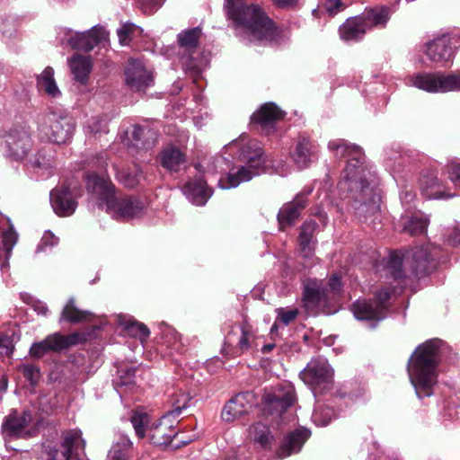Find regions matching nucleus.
I'll use <instances>...</instances> for the list:
<instances>
[{
	"label": "nucleus",
	"instance_id": "obj_1",
	"mask_svg": "<svg viewBox=\"0 0 460 460\" xmlns=\"http://www.w3.org/2000/svg\"><path fill=\"white\" fill-rule=\"evenodd\" d=\"M328 148L336 158L347 159L338 183L339 191L346 192L343 199L352 200L351 206L360 220L374 223L380 214V190L376 174L367 165L363 149L341 138L331 140Z\"/></svg>",
	"mask_w": 460,
	"mask_h": 460
},
{
	"label": "nucleus",
	"instance_id": "obj_2",
	"mask_svg": "<svg viewBox=\"0 0 460 460\" xmlns=\"http://www.w3.org/2000/svg\"><path fill=\"white\" fill-rule=\"evenodd\" d=\"M447 359H452L451 348L440 339L428 340L415 349L408 362V373L419 399L433 394L438 366Z\"/></svg>",
	"mask_w": 460,
	"mask_h": 460
},
{
	"label": "nucleus",
	"instance_id": "obj_3",
	"mask_svg": "<svg viewBox=\"0 0 460 460\" xmlns=\"http://www.w3.org/2000/svg\"><path fill=\"white\" fill-rule=\"evenodd\" d=\"M132 445L127 435L119 433L108 453V460H128ZM44 448L46 460H83L85 441L80 429H69L62 432L60 443L44 446Z\"/></svg>",
	"mask_w": 460,
	"mask_h": 460
},
{
	"label": "nucleus",
	"instance_id": "obj_4",
	"mask_svg": "<svg viewBox=\"0 0 460 460\" xmlns=\"http://www.w3.org/2000/svg\"><path fill=\"white\" fill-rule=\"evenodd\" d=\"M228 17L235 27L241 28L258 40H272L276 34L273 22L257 4L242 0H225Z\"/></svg>",
	"mask_w": 460,
	"mask_h": 460
},
{
	"label": "nucleus",
	"instance_id": "obj_5",
	"mask_svg": "<svg viewBox=\"0 0 460 460\" xmlns=\"http://www.w3.org/2000/svg\"><path fill=\"white\" fill-rule=\"evenodd\" d=\"M238 160L244 163L236 173H228L226 184H222L219 181L218 185L222 189L237 187L242 181H248L254 176L265 172V155L261 144L257 140H249L240 148Z\"/></svg>",
	"mask_w": 460,
	"mask_h": 460
},
{
	"label": "nucleus",
	"instance_id": "obj_6",
	"mask_svg": "<svg viewBox=\"0 0 460 460\" xmlns=\"http://www.w3.org/2000/svg\"><path fill=\"white\" fill-rule=\"evenodd\" d=\"M389 16L390 9L385 5L366 8L362 13L348 18L340 26V36L345 41H359L374 27H385Z\"/></svg>",
	"mask_w": 460,
	"mask_h": 460
},
{
	"label": "nucleus",
	"instance_id": "obj_7",
	"mask_svg": "<svg viewBox=\"0 0 460 460\" xmlns=\"http://www.w3.org/2000/svg\"><path fill=\"white\" fill-rule=\"evenodd\" d=\"M295 399V389L290 384L280 385L266 392L261 401L263 418L272 426L280 427L287 420L283 414L293 405Z\"/></svg>",
	"mask_w": 460,
	"mask_h": 460
},
{
	"label": "nucleus",
	"instance_id": "obj_8",
	"mask_svg": "<svg viewBox=\"0 0 460 460\" xmlns=\"http://www.w3.org/2000/svg\"><path fill=\"white\" fill-rule=\"evenodd\" d=\"M75 128L74 119L63 112L49 111L39 116V134L44 141L65 144L72 137Z\"/></svg>",
	"mask_w": 460,
	"mask_h": 460
},
{
	"label": "nucleus",
	"instance_id": "obj_9",
	"mask_svg": "<svg viewBox=\"0 0 460 460\" xmlns=\"http://www.w3.org/2000/svg\"><path fill=\"white\" fill-rule=\"evenodd\" d=\"M391 293L386 288L377 290L371 299H358L351 305L355 318L374 329L388 315Z\"/></svg>",
	"mask_w": 460,
	"mask_h": 460
},
{
	"label": "nucleus",
	"instance_id": "obj_10",
	"mask_svg": "<svg viewBox=\"0 0 460 460\" xmlns=\"http://www.w3.org/2000/svg\"><path fill=\"white\" fill-rule=\"evenodd\" d=\"M299 376L314 396L327 393L333 385V369L325 358L312 359Z\"/></svg>",
	"mask_w": 460,
	"mask_h": 460
},
{
	"label": "nucleus",
	"instance_id": "obj_11",
	"mask_svg": "<svg viewBox=\"0 0 460 460\" xmlns=\"http://www.w3.org/2000/svg\"><path fill=\"white\" fill-rule=\"evenodd\" d=\"M187 402L188 399L184 397L182 404H180L179 401L173 403L172 410L148 427L147 436L151 444L155 447H166L171 444L178 434L172 418L178 417L182 410L187 408Z\"/></svg>",
	"mask_w": 460,
	"mask_h": 460
},
{
	"label": "nucleus",
	"instance_id": "obj_12",
	"mask_svg": "<svg viewBox=\"0 0 460 460\" xmlns=\"http://www.w3.org/2000/svg\"><path fill=\"white\" fill-rule=\"evenodd\" d=\"M413 85L429 93L460 91V72L447 75L442 73L419 74L412 79Z\"/></svg>",
	"mask_w": 460,
	"mask_h": 460
},
{
	"label": "nucleus",
	"instance_id": "obj_13",
	"mask_svg": "<svg viewBox=\"0 0 460 460\" xmlns=\"http://www.w3.org/2000/svg\"><path fill=\"white\" fill-rule=\"evenodd\" d=\"M65 35L67 37V43L73 49L90 52L95 46L104 42L108 39L109 33L102 25H94L84 32H73L72 30H66Z\"/></svg>",
	"mask_w": 460,
	"mask_h": 460
},
{
	"label": "nucleus",
	"instance_id": "obj_14",
	"mask_svg": "<svg viewBox=\"0 0 460 460\" xmlns=\"http://www.w3.org/2000/svg\"><path fill=\"white\" fill-rule=\"evenodd\" d=\"M258 403L252 391L236 394L224 406L221 418L225 422H233L248 415Z\"/></svg>",
	"mask_w": 460,
	"mask_h": 460
},
{
	"label": "nucleus",
	"instance_id": "obj_15",
	"mask_svg": "<svg viewBox=\"0 0 460 460\" xmlns=\"http://www.w3.org/2000/svg\"><path fill=\"white\" fill-rule=\"evenodd\" d=\"M107 211L117 219L128 221L140 217L144 212L143 201L136 196L117 197L116 194L107 203Z\"/></svg>",
	"mask_w": 460,
	"mask_h": 460
},
{
	"label": "nucleus",
	"instance_id": "obj_16",
	"mask_svg": "<svg viewBox=\"0 0 460 460\" xmlns=\"http://www.w3.org/2000/svg\"><path fill=\"white\" fill-rule=\"evenodd\" d=\"M285 115L275 103L268 102L251 116L250 126L252 130H256L264 135H270L276 130V125Z\"/></svg>",
	"mask_w": 460,
	"mask_h": 460
},
{
	"label": "nucleus",
	"instance_id": "obj_17",
	"mask_svg": "<svg viewBox=\"0 0 460 460\" xmlns=\"http://www.w3.org/2000/svg\"><path fill=\"white\" fill-rule=\"evenodd\" d=\"M459 47L460 39L457 34L446 33L427 43L426 54L433 62L448 61Z\"/></svg>",
	"mask_w": 460,
	"mask_h": 460
},
{
	"label": "nucleus",
	"instance_id": "obj_18",
	"mask_svg": "<svg viewBox=\"0 0 460 460\" xmlns=\"http://www.w3.org/2000/svg\"><path fill=\"white\" fill-rule=\"evenodd\" d=\"M32 421V414L30 411L19 412L16 409H12L2 422L1 431L5 441L26 438L29 433L25 430L26 427Z\"/></svg>",
	"mask_w": 460,
	"mask_h": 460
},
{
	"label": "nucleus",
	"instance_id": "obj_19",
	"mask_svg": "<svg viewBox=\"0 0 460 460\" xmlns=\"http://www.w3.org/2000/svg\"><path fill=\"white\" fill-rule=\"evenodd\" d=\"M4 137L5 155L13 160H22L31 146V135L24 127L12 128Z\"/></svg>",
	"mask_w": 460,
	"mask_h": 460
},
{
	"label": "nucleus",
	"instance_id": "obj_20",
	"mask_svg": "<svg viewBox=\"0 0 460 460\" xmlns=\"http://www.w3.org/2000/svg\"><path fill=\"white\" fill-rule=\"evenodd\" d=\"M126 83L136 92H145L153 84V76L141 60L130 58L125 68Z\"/></svg>",
	"mask_w": 460,
	"mask_h": 460
},
{
	"label": "nucleus",
	"instance_id": "obj_21",
	"mask_svg": "<svg viewBox=\"0 0 460 460\" xmlns=\"http://www.w3.org/2000/svg\"><path fill=\"white\" fill-rule=\"evenodd\" d=\"M50 204L54 212L59 217H68L75 213L77 208L70 186L66 182L50 191Z\"/></svg>",
	"mask_w": 460,
	"mask_h": 460
},
{
	"label": "nucleus",
	"instance_id": "obj_22",
	"mask_svg": "<svg viewBox=\"0 0 460 460\" xmlns=\"http://www.w3.org/2000/svg\"><path fill=\"white\" fill-rule=\"evenodd\" d=\"M329 294L326 285L322 280L307 279L303 287V301L306 308L316 309L329 304Z\"/></svg>",
	"mask_w": 460,
	"mask_h": 460
},
{
	"label": "nucleus",
	"instance_id": "obj_23",
	"mask_svg": "<svg viewBox=\"0 0 460 460\" xmlns=\"http://www.w3.org/2000/svg\"><path fill=\"white\" fill-rule=\"evenodd\" d=\"M55 166L53 151L48 148H41L34 155L31 156L26 167L30 173L35 174L36 178H48L52 174Z\"/></svg>",
	"mask_w": 460,
	"mask_h": 460
},
{
	"label": "nucleus",
	"instance_id": "obj_24",
	"mask_svg": "<svg viewBox=\"0 0 460 460\" xmlns=\"http://www.w3.org/2000/svg\"><path fill=\"white\" fill-rule=\"evenodd\" d=\"M85 183L88 192L96 194L105 205L115 194L114 184L103 174H98L94 172H88L85 177Z\"/></svg>",
	"mask_w": 460,
	"mask_h": 460
},
{
	"label": "nucleus",
	"instance_id": "obj_25",
	"mask_svg": "<svg viewBox=\"0 0 460 460\" xmlns=\"http://www.w3.org/2000/svg\"><path fill=\"white\" fill-rule=\"evenodd\" d=\"M186 198L197 206H203L211 197L213 190L200 175L189 179L182 187Z\"/></svg>",
	"mask_w": 460,
	"mask_h": 460
},
{
	"label": "nucleus",
	"instance_id": "obj_26",
	"mask_svg": "<svg viewBox=\"0 0 460 460\" xmlns=\"http://www.w3.org/2000/svg\"><path fill=\"white\" fill-rule=\"evenodd\" d=\"M311 432L305 428H297L288 432L283 438L277 455L279 458L288 457L300 452L305 441L309 438Z\"/></svg>",
	"mask_w": 460,
	"mask_h": 460
},
{
	"label": "nucleus",
	"instance_id": "obj_27",
	"mask_svg": "<svg viewBox=\"0 0 460 460\" xmlns=\"http://www.w3.org/2000/svg\"><path fill=\"white\" fill-rule=\"evenodd\" d=\"M316 146L305 134L298 136L292 152L294 163L299 169L307 168L316 159Z\"/></svg>",
	"mask_w": 460,
	"mask_h": 460
},
{
	"label": "nucleus",
	"instance_id": "obj_28",
	"mask_svg": "<svg viewBox=\"0 0 460 460\" xmlns=\"http://www.w3.org/2000/svg\"><path fill=\"white\" fill-rule=\"evenodd\" d=\"M420 185L422 194L427 199H449L456 196V193H450L446 190H443L436 172L429 169L422 170L420 178Z\"/></svg>",
	"mask_w": 460,
	"mask_h": 460
},
{
	"label": "nucleus",
	"instance_id": "obj_29",
	"mask_svg": "<svg viewBox=\"0 0 460 460\" xmlns=\"http://www.w3.org/2000/svg\"><path fill=\"white\" fill-rule=\"evenodd\" d=\"M437 265V261L426 249H418L413 252L411 271L416 278L421 279L431 274Z\"/></svg>",
	"mask_w": 460,
	"mask_h": 460
},
{
	"label": "nucleus",
	"instance_id": "obj_30",
	"mask_svg": "<svg viewBox=\"0 0 460 460\" xmlns=\"http://www.w3.org/2000/svg\"><path fill=\"white\" fill-rule=\"evenodd\" d=\"M160 164L170 172H178L187 163L186 155L178 147L170 146L158 155Z\"/></svg>",
	"mask_w": 460,
	"mask_h": 460
},
{
	"label": "nucleus",
	"instance_id": "obj_31",
	"mask_svg": "<svg viewBox=\"0 0 460 460\" xmlns=\"http://www.w3.org/2000/svg\"><path fill=\"white\" fill-rule=\"evenodd\" d=\"M258 421L253 424L250 430L252 434V439L255 444H258L261 447L267 449L270 448L274 441V436L271 429H279L276 424L273 426L270 421Z\"/></svg>",
	"mask_w": 460,
	"mask_h": 460
},
{
	"label": "nucleus",
	"instance_id": "obj_32",
	"mask_svg": "<svg viewBox=\"0 0 460 460\" xmlns=\"http://www.w3.org/2000/svg\"><path fill=\"white\" fill-rule=\"evenodd\" d=\"M116 177L118 181L126 188L134 189L146 180V175L137 164H132L117 171Z\"/></svg>",
	"mask_w": 460,
	"mask_h": 460
},
{
	"label": "nucleus",
	"instance_id": "obj_33",
	"mask_svg": "<svg viewBox=\"0 0 460 460\" xmlns=\"http://www.w3.org/2000/svg\"><path fill=\"white\" fill-rule=\"evenodd\" d=\"M61 347L57 332L48 335L44 340L34 342L31 346L30 355L34 358H40L49 352H59Z\"/></svg>",
	"mask_w": 460,
	"mask_h": 460
},
{
	"label": "nucleus",
	"instance_id": "obj_34",
	"mask_svg": "<svg viewBox=\"0 0 460 460\" xmlns=\"http://www.w3.org/2000/svg\"><path fill=\"white\" fill-rule=\"evenodd\" d=\"M318 227V224L314 219L306 220L300 227L298 235L299 247L305 256H309L313 251L314 234Z\"/></svg>",
	"mask_w": 460,
	"mask_h": 460
},
{
	"label": "nucleus",
	"instance_id": "obj_35",
	"mask_svg": "<svg viewBox=\"0 0 460 460\" xmlns=\"http://www.w3.org/2000/svg\"><path fill=\"white\" fill-rule=\"evenodd\" d=\"M91 314L90 312L76 307L75 299L72 296L63 307L59 322H67L75 324L86 321Z\"/></svg>",
	"mask_w": 460,
	"mask_h": 460
},
{
	"label": "nucleus",
	"instance_id": "obj_36",
	"mask_svg": "<svg viewBox=\"0 0 460 460\" xmlns=\"http://www.w3.org/2000/svg\"><path fill=\"white\" fill-rule=\"evenodd\" d=\"M301 215L296 208L287 202L282 205L277 215V221L280 231L293 227L300 219Z\"/></svg>",
	"mask_w": 460,
	"mask_h": 460
},
{
	"label": "nucleus",
	"instance_id": "obj_37",
	"mask_svg": "<svg viewBox=\"0 0 460 460\" xmlns=\"http://www.w3.org/2000/svg\"><path fill=\"white\" fill-rule=\"evenodd\" d=\"M70 67L75 80L81 84L88 81L92 64L88 58L82 55H74L70 59Z\"/></svg>",
	"mask_w": 460,
	"mask_h": 460
},
{
	"label": "nucleus",
	"instance_id": "obj_38",
	"mask_svg": "<svg viewBox=\"0 0 460 460\" xmlns=\"http://www.w3.org/2000/svg\"><path fill=\"white\" fill-rule=\"evenodd\" d=\"M37 86L51 97L56 98L61 94L54 79V69L51 66H47L40 75H37Z\"/></svg>",
	"mask_w": 460,
	"mask_h": 460
},
{
	"label": "nucleus",
	"instance_id": "obj_39",
	"mask_svg": "<svg viewBox=\"0 0 460 460\" xmlns=\"http://www.w3.org/2000/svg\"><path fill=\"white\" fill-rule=\"evenodd\" d=\"M429 219L422 213H416L406 217L403 222V232L411 235H419L426 233Z\"/></svg>",
	"mask_w": 460,
	"mask_h": 460
},
{
	"label": "nucleus",
	"instance_id": "obj_40",
	"mask_svg": "<svg viewBox=\"0 0 460 460\" xmlns=\"http://www.w3.org/2000/svg\"><path fill=\"white\" fill-rule=\"evenodd\" d=\"M84 361V358L81 355H78L75 357L71 362H67L64 366L58 367L56 370L50 373L49 378L54 382H58L59 384L75 381L79 372L78 368L76 371L71 369L72 374L69 376H66L64 371L72 368L74 364L78 367L79 365L83 364Z\"/></svg>",
	"mask_w": 460,
	"mask_h": 460
},
{
	"label": "nucleus",
	"instance_id": "obj_41",
	"mask_svg": "<svg viewBox=\"0 0 460 460\" xmlns=\"http://www.w3.org/2000/svg\"><path fill=\"white\" fill-rule=\"evenodd\" d=\"M201 34L199 27L184 30L177 35L178 44L186 51L192 52L197 49Z\"/></svg>",
	"mask_w": 460,
	"mask_h": 460
},
{
	"label": "nucleus",
	"instance_id": "obj_42",
	"mask_svg": "<svg viewBox=\"0 0 460 460\" xmlns=\"http://www.w3.org/2000/svg\"><path fill=\"white\" fill-rule=\"evenodd\" d=\"M386 270L399 284L404 283L405 274L402 270V255L399 252H390L386 262Z\"/></svg>",
	"mask_w": 460,
	"mask_h": 460
},
{
	"label": "nucleus",
	"instance_id": "obj_43",
	"mask_svg": "<svg viewBox=\"0 0 460 460\" xmlns=\"http://www.w3.org/2000/svg\"><path fill=\"white\" fill-rule=\"evenodd\" d=\"M8 228L2 234V242L4 248L6 252V261L1 265V270H4L9 267L7 260L9 259L13 246L16 244L18 240V234L16 233L13 225L11 224L10 219L7 218Z\"/></svg>",
	"mask_w": 460,
	"mask_h": 460
},
{
	"label": "nucleus",
	"instance_id": "obj_44",
	"mask_svg": "<svg viewBox=\"0 0 460 460\" xmlns=\"http://www.w3.org/2000/svg\"><path fill=\"white\" fill-rule=\"evenodd\" d=\"M147 135H153L151 129L146 127L136 125L131 132V144L138 149H148L154 143L146 139Z\"/></svg>",
	"mask_w": 460,
	"mask_h": 460
},
{
	"label": "nucleus",
	"instance_id": "obj_45",
	"mask_svg": "<svg viewBox=\"0 0 460 460\" xmlns=\"http://www.w3.org/2000/svg\"><path fill=\"white\" fill-rule=\"evenodd\" d=\"M335 411L328 405L318 404L315 406L312 419L317 426H327L333 418H335Z\"/></svg>",
	"mask_w": 460,
	"mask_h": 460
},
{
	"label": "nucleus",
	"instance_id": "obj_46",
	"mask_svg": "<svg viewBox=\"0 0 460 460\" xmlns=\"http://www.w3.org/2000/svg\"><path fill=\"white\" fill-rule=\"evenodd\" d=\"M150 417L147 413L142 411H133L130 416V422L135 429L136 435L139 438H144L146 435V429L149 424Z\"/></svg>",
	"mask_w": 460,
	"mask_h": 460
},
{
	"label": "nucleus",
	"instance_id": "obj_47",
	"mask_svg": "<svg viewBox=\"0 0 460 460\" xmlns=\"http://www.w3.org/2000/svg\"><path fill=\"white\" fill-rule=\"evenodd\" d=\"M18 370L32 387L38 385L41 377L40 369L38 366L30 363H22L18 366Z\"/></svg>",
	"mask_w": 460,
	"mask_h": 460
},
{
	"label": "nucleus",
	"instance_id": "obj_48",
	"mask_svg": "<svg viewBox=\"0 0 460 460\" xmlns=\"http://www.w3.org/2000/svg\"><path fill=\"white\" fill-rule=\"evenodd\" d=\"M137 368L135 367H120L118 370L119 378L114 381V386L116 389L120 387H132L135 385Z\"/></svg>",
	"mask_w": 460,
	"mask_h": 460
},
{
	"label": "nucleus",
	"instance_id": "obj_49",
	"mask_svg": "<svg viewBox=\"0 0 460 460\" xmlns=\"http://www.w3.org/2000/svg\"><path fill=\"white\" fill-rule=\"evenodd\" d=\"M314 188L312 186H305L298 192L294 199L289 201L297 211L302 214V211L310 204L309 196L312 194Z\"/></svg>",
	"mask_w": 460,
	"mask_h": 460
},
{
	"label": "nucleus",
	"instance_id": "obj_50",
	"mask_svg": "<svg viewBox=\"0 0 460 460\" xmlns=\"http://www.w3.org/2000/svg\"><path fill=\"white\" fill-rule=\"evenodd\" d=\"M125 329L128 331V334L138 338L141 341H146L150 335L149 329L144 323L137 321L128 322Z\"/></svg>",
	"mask_w": 460,
	"mask_h": 460
},
{
	"label": "nucleus",
	"instance_id": "obj_51",
	"mask_svg": "<svg viewBox=\"0 0 460 460\" xmlns=\"http://www.w3.org/2000/svg\"><path fill=\"white\" fill-rule=\"evenodd\" d=\"M57 334L59 340L61 350L68 349L71 346L76 345L84 341V335L79 332H73L69 335H63L59 332H57Z\"/></svg>",
	"mask_w": 460,
	"mask_h": 460
},
{
	"label": "nucleus",
	"instance_id": "obj_52",
	"mask_svg": "<svg viewBox=\"0 0 460 460\" xmlns=\"http://www.w3.org/2000/svg\"><path fill=\"white\" fill-rule=\"evenodd\" d=\"M448 179L456 189L460 190V161H452L447 164Z\"/></svg>",
	"mask_w": 460,
	"mask_h": 460
},
{
	"label": "nucleus",
	"instance_id": "obj_53",
	"mask_svg": "<svg viewBox=\"0 0 460 460\" xmlns=\"http://www.w3.org/2000/svg\"><path fill=\"white\" fill-rule=\"evenodd\" d=\"M299 312L296 308L286 310L285 308L277 309V322H280L288 326L298 315Z\"/></svg>",
	"mask_w": 460,
	"mask_h": 460
},
{
	"label": "nucleus",
	"instance_id": "obj_54",
	"mask_svg": "<svg viewBox=\"0 0 460 460\" xmlns=\"http://www.w3.org/2000/svg\"><path fill=\"white\" fill-rule=\"evenodd\" d=\"M136 26L132 23H125L117 30L119 43L127 45L131 40V35L134 33Z\"/></svg>",
	"mask_w": 460,
	"mask_h": 460
},
{
	"label": "nucleus",
	"instance_id": "obj_55",
	"mask_svg": "<svg viewBox=\"0 0 460 460\" xmlns=\"http://www.w3.org/2000/svg\"><path fill=\"white\" fill-rule=\"evenodd\" d=\"M58 242V238L56 237L50 231H46L41 238L40 244L37 247V251H43L44 247H53Z\"/></svg>",
	"mask_w": 460,
	"mask_h": 460
},
{
	"label": "nucleus",
	"instance_id": "obj_56",
	"mask_svg": "<svg viewBox=\"0 0 460 460\" xmlns=\"http://www.w3.org/2000/svg\"><path fill=\"white\" fill-rule=\"evenodd\" d=\"M323 6L331 15L336 14L344 8L341 0H324Z\"/></svg>",
	"mask_w": 460,
	"mask_h": 460
},
{
	"label": "nucleus",
	"instance_id": "obj_57",
	"mask_svg": "<svg viewBox=\"0 0 460 460\" xmlns=\"http://www.w3.org/2000/svg\"><path fill=\"white\" fill-rule=\"evenodd\" d=\"M13 340L7 335L0 336V355L9 356L13 353Z\"/></svg>",
	"mask_w": 460,
	"mask_h": 460
},
{
	"label": "nucleus",
	"instance_id": "obj_58",
	"mask_svg": "<svg viewBox=\"0 0 460 460\" xmlns=\"http://www.w3.org/2000/svg\"><path fill=\"white\" fill-rule=\"evenodd\" d=\"M164 0H140V4L145 13H152L162 6Z\"/></svg>",
	"mask_w": 460,
	"mask_h": 460
},
{
	"label": "nucleus",
	"instance_id": "obj_59",
	"mask_svg": "<svg viewBox=\"0 0 460 460\" xmlns=\"http://www.w3.org/2000/svg\"><path fill=\"white\" fill-rule=\"evenodd\" d=\"M326 287H327V288H329L330 290L335 294L340 292L341 289V276L337 273L332 275V277L328 280Z\"/></svg>",
	"mask_w": 460,
	"mask_h": 460
},
{
	"label": "nucleus",
	"instance_id": "obj_60",
	"mask_svg": "<svg viewBox=\"0 0 460 460\" xmlns=\"http://www.w3.org/2000/svg\"><path fill=\"white\" fill-rule=\"evenodd\" d=\"M242 335L238 341V349L241 352L246 351L250 348L249 343V332L245 330L244 327L241 328Z\"/></svg>",
	"mask_w": 460,
	"mask_h": 460
},
{
	"label": "nucleus",
	"instance_id": "obj_61",
	"mask_svg": "<svg viewBox=\"0 0 460 460\" xmlns=\"http://www.w3.org/2000/svg\"><path fill=\"white\" fill-rule=\"evenodd\" d=\"M311 214L318 218L323 226L327 225L328 217L321 206H316L315 208H312Z\"/></svg>",
	"mask_w": 460,
	"mask_h": 460
},
{
	"label": "nucleus",
	"instance_id": "obj_62",
	"mask_svg": "<svg viewBox=\"0 0 460 460\" xmlns=\"http://www.w3.org/2000/svg\"><path fill=\"white\" fill-rule=\"evenodd\" d=\"M105 127L106 123L104 120H96L93 122L91 125H89L91 132L95 135L101 132H107Z\"/></svg>",
	"mask_w": 460,
	"mask_h": 460
},
{
	"label": "nucleus",
	"instance_id": "obj_63",
	"mask_svg": "<svg viewBox=\"0 0 460 460\" xmlns=\"http://www.w3.org/2000/svg\"><path fill=\"white\" fill-rule=\"evenodd\" d=\"M298 0H274V4L280 8H288L296 5Z\"/></svg>",
	"mask_w": 460,
	"mask_h": 460
},
{
	"label": "nucleus",
	"instance_id": "obj_64",
	"mask_svg": "<svg viewBox=\"0 0 460 460\" xmlns=\"http://www.w3.org/2000/svg\"><path fill=\"white\" fill-rule=\"evenodd\" d=\"M274 348H275L274 343H268L261 348V352L263 354L270 353Z\"/></svg>",
	"mask_w": 460,
	"mask_h": 460
}]
</instances>
